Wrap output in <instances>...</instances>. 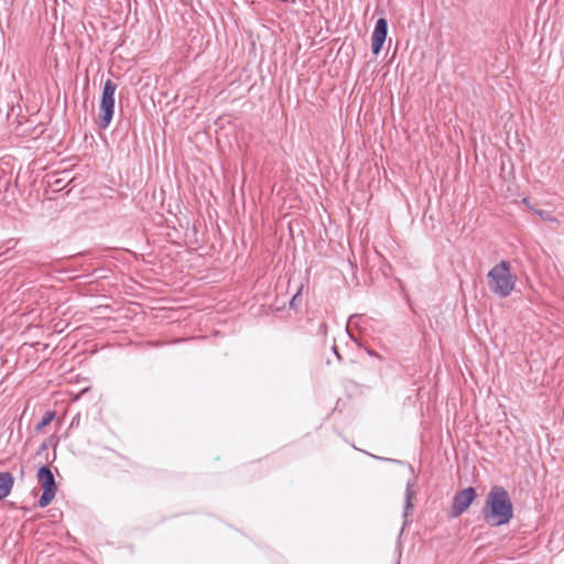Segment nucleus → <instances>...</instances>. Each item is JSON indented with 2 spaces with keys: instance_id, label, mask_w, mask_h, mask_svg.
I'll use <instances>...</instances> for the list:
<instances>
[{
  "instance_id": "1",
  "label": "nucleus",
  "mask_w": 564,
  "mask_h": 564,
  "mask_svg": "<svg viewBox=\"0 0 564 564\" xmlns=\"http://www.w3.org/2000/svg\"><path fill=\"white\" fill-rule=\"evenodd\" d=\"M481 516L490 527H502L510 522L513 518V505L505 487L495 485L490 488Z\"/></svg>"
},
{
  "instance_id": "2",
  "label": "nucleus",
  "mask_w": 564,
  "mask_h": 564,
  "mask_svg": "<svg viewBox=\"0 0 564 564\" xmlns=\"http://www.w3.org/2000/svg\"><path fill=\"white\" fill-rule=\"evenodd\" d=\"M517 282V276L511 273L510 262L502 260L487 274L489 290L501 299L511 294Z\"/></svg>"
},
{
  "instance_id": "3",
  "label": "nucleus",
  "mask_w": 564,
  "mask_h": 564,
  "mask_svg": "<svg viewBox=\"0 0 564 564\" xmlns=\"http://www.w3.org/2000/svg\"><path fill=\"white\" fill-rule=\"evenodd\" d=\"M117 89L116 83L111 79H107L104 84L99 110H100V120L99 128L107 129L112 120L115 113V93Z\"/></svg>"
},
{
  "instance_id": "4",
  "label": "nucleus",
  "mask_w": 564,
  "mask_h": 564,
  "mask_svg": "<svg viewBox=\"0 0 564 564\" xmlns=\"http://www.w3.org/2000/svg\"><path fill=\"white\" fill-rule=\"evenodd\" d=\"M36 478L43 489L37 506L45 508L53 501L57 491L55 477L47 465H42L36 473Z\"/></svg>"
},
{
  "instance_id": "5",
  "label": "nucleus",
  "mask_w": 564,
  "mask_h": 564,
  "mask_svg": "<svg viewBox=\"0 0 564 564\" xmlns=\"http://www.w3.org/2000/svg\"><path fill=\"white\" fill-rule=\"evenodd\" d=\"M476 497L477 492L474 487H467L455 494L451 502L449 516L452 518L462 516L468 510Z\"/></svg>"
},
{
  "instance_id": "6",
  "label": "nucleus",
  "mask_w": 564,
  "mask_h": 564,
  "mask_svg": "<svg viewBox=\"0 0 564 564\" xmlns=\"http://www.w3.org/2000/svg\"><path fill=\"white\" fill-rule=\"evenodd\" d=\"M388 35V22L384 18L377 20L375 30L371 36V52L377 55L382 50V46Z\"/></svg>"
},
{
  "instance_id": "7",
  "label": "nucleus",
  "mask_w": 564,
  "mask_h": 564,
  "mask_svg": "<svg viewBox=\"0 0 564 564\" xmlns=\"http://www.w3.org/2000/svg\"><path fill=\"white\" fill-rule=\"evenodd\" d=\"M14 477L9 471H0V500L8 497L13 488Z\"/></svg>"
},
{
  "instance_id": "8",
  "label": "nucleus",
  "mask_w": 564,
  "mask_h": 564,
  "mask_svg": "<svg viewBox=\"0 0 564 564\" xmlns=\"http://www.w3.org/2000/svg\"><path fill=\"white\" fill-rule=\"evenodd\" d=\"M414 485H415V480H409L406 482L405 496H404V511H403L404 518L408 517V511L412 508V500L415 496V492L413 490Z\"/></svg>"
},
{
  "instance_id": "9",
  "label": "nucleus",
  "mask_w": 564,
  "mask_h": 564,
  "mask_svg": "<svg viewBox=\"0 0 564 564\" xmlns=\"http://www.w3.org/2000/svg\"><path fill=\"white\" fill-rule=\"evenodd\" d=\"M55 411H46L41 420L36 423L34 430L35 432H41L45 426H47L55 419Z\"/></svg>"
},
{
  "instance_id": "10",
  "label": "nucleus",
  "mask_w": 564,
  "mask_h": 564,
  "mask_svg": "<svg viewBox=\"0 0 564 564\" xmlns=\"http://www.w3.org/2000/svg\"><path fill=\"white\" fill-rule=\"evenodd\" d=\"M301 300V289L293 295V297L290 301V306L294 307L296 305V302Z\"/></svg>"
},
{
  "instance_id": "11",
  "label": "nucleus",
  "mask_w": 564,
  "mask_h": 564,
  "mask_svg": "<svg viewBox=\"0 0 564 564\" xmlns=\"http://www.w3.org/2000/svg\"><path fill=\"white\" fill-rule=\"evenodd\" d=\"M538 214L540 215L541 218H543L544 220H553V218L551 217L550 213L549 212H543V210H540L538 212Z\"/></svg>"
},
{
  "instance_id": "12",
  "label": "nucleus",
  "mask_w": 564,
  "mask_h": 564,
  "mask_svg": "<svg viewBox=\"0 0 564 564\" xmlns=\"http://www.w3.org/2000/svg\"><path fill=\"white\" fill-rule=\"evenodd\" d=\"M48 448V443L47 442H43L41 444V446L39 447L37 449V454L40 455L42 452L46 451Z\"/></svg>"
},
{
  "instance_id": "13",
  "label": "nucleus",
  "mask_w": 564,
  "mask_h": 564,
  "mask_svg": "<svg viewBox=\"0 0 564 564\" xmlns=\"http://www.w3.org/2000/svg\"><path fill=\"white\" fill-rule=\"evenodd\" d=\"M332 350H333V351H334V354L336 355L337 359H338V360H341V356H340V354L338 352V348H337V346H336V345H333Z\"/></svg>"
},
{
  "instance_id": "14",
  "label": "nucleus",
  "mask_w": 564,
  "mask_h": 564,
  "mask_svg": "<svg viewBox=\"0 0 564 564\" xmlns=\"http://www.w3.org/2000/svg\"><path fill=\"white\" fill-rule=\"evenodd\" d=\"M368 354H369L370 356H378V354H377V352H375V351H372V350H368Z\"/></svg>"
},
{
  "instance_id": "15",
  "label": "nucleus",
  "mask_w": 564,
  "mask_h": 564,
  "mask_svg": "<svg viewBox=\"0 0 564 564\" xmlns=\"http://www.w3.org/2000/svg\"><path fill=\"white\" fill-rule=\"evenodd\" d=\"M378 459L380 460H383V457H377ZM384 460H388L387 458H384Z\"/></svg>"
}]
</instances>
